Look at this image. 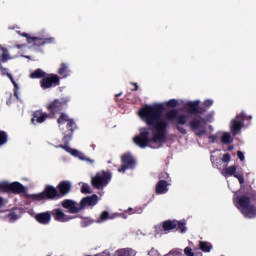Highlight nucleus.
Masks as SVG:
<instances>
[{
  "label": "nucleus",
  "mask_w": 256,
  "mask_h": 256,
  "mask_svg": "<svg viewBox=\"0 0 256 256\" xmlns=\"http://www.w3.org/2000/svg\"><path fill=\"white\" fill-rule=\"evenodd\" d=\"M236 203L237 209L246 217L247 219H255L256 217V207L251 204V197L249 195L244 194L237 196L234 200Z\"/></svg>",
  "instance_id": "4"
},
{
  "label": "nucleus",
  "mask_w": 256,
  "mask_h": 256,
  "mask_svg": "<svg viewBox=\"0 0 256 256\" xmlns=\"http://www.w3.org/2000/svg\"><path fill=\"white\" fill-rule=\"evenodd\" d=\"M199 100L196 101H189L185 104V109L189 115H203V113L207 112V109L205 107L199 106Z\"/></svg>",
  "instance_id": "16"
},
{
  "label": "nucleus",
  "mask_w": 256,
  "mask_h": 256,
  "mask_svg": "<svg viewBox=\"0 0 256 256\" xmlns=\"http://www.w3.org/2000/svg\"><path fill=\"white\" fill-rule=\"evenodd\" d=\"M234 147L233 146H229L228 147V151H233Z\"/></svg>",
  "instance_id": "49"
},
{
  "label": "nucleus",
  "mask_w": 256,
  "mask_h": 256,
  "mask_svg": "<svg viewBox=\"0 0 256 256\" xmlns=\"http://www.w3.org/2000/svg\"><path fill=\"white\" fill-rule=\"evenodd\" d=\"M184 254L186 256H195V253L193 252V249H191V247H186L184 249Z\"/></svg>",
  "instance_id": "37"
},
{
  "label": "nucleus",
  "mask_w": 256,
  "mask_h": 256,
  "mask_svg": "<svg viewBox=\"0 0 256 256\" xmlns=\"http://www.w3.org/2000/svg\"><path fill=\"white\" fill-rule=\"evenodd\" d=\"M97 203H99V196H97V194H93L82 198L79 205L71 199H65L62 201V207L63 209H68V213L76 214L83 211L85 207H95Z\"/></svg>",
  "instance_id": "2"
},
{
  "label": "nucleus",
  "mask_w": 256,
  "mask_h": 256,
  "mask_svg": "<svg viewBox=\"0 0 256 256\" xmlns=\"http://www.w3.org/2000/svg\"><path fill=\"white\" fill-rule=\"evenodd\" d=\"M221 142L224 144V145H229L231 143H233V138L231 137V134L225 132L222 137H221Z\"/></svg>",
  "instance_id": "30"
},
{
  "label": "nucleus",
  "mask_w": 256,
  "mask_h": 256,
  "mask_svg": "<svg viewBox=\"0 0 256 256\" xmlns=\"http://www.w3.org/2000/svg\"><path fill=\"white\" fill-rule=\"evenodd\" d=\"M187 224L183 221H177V227L176 229H179L180 233H186L187 232Z\"/></svg>",
  "instance_id": "32"
},
{
  "label": "nucleus",
  "mask_w": 256,
  "mask_h": 256,
  "mask_svg": "<svg viewBox=\"0 0 256 256\" xmlns=\"http://www.w3.org/2000/svg\"><path fill=\"white\" fill-rule=\"evenodd\" d=\"M132 85H134V89H132V91H139V85H137V83L132 82Z\"/></svg>",
  "instance_id": "46"
},
{
  "label": "nucleus",
  "mask_w": 256,
  "mask_h": 256,
  "mask_svg": "<svg viewBox=\"0 0 256 256\" xmlns=\"http://www.w3.org/2000/svg\"><path fill=\"white\" fill-rule=\"evenodd\" d=\"M229 161H231V154L230 153L224 154L223 157H222V162L223 163H229Z\"/></svg>",
  "instance_id": "38"
},
{
  "label": "nucleus",
  "mask_w": 256,
  "mask_h": 256,
  "mask_svg": "<svg viewBox=\"0 0 256 256\" xmlns=\"http://www.w3.org/2000/svg\"><path fill=\"white\" fill-rule=\"evenodd\" d=\"M1 207H3V198L2 197H0V209H1Z\"/></svg>",
  "instance_id": "47"
},
{
  "label": "nucleus",
  "mask_w": 256,
  "mask_h": 256,
  "mask_svg": "<svg viewBox=\"0 0 256 256\" xmlns=\"http://www.w3.org/2000/svg\"><path fill=\"white\" fill-rule=\"evenodd\" d=\"M81 227L85 228V227H89V225H93V221L89 218H85L81 221L80 223Z\"/></svg>",
  "instance_id": "35"
},
{
  "label": "nucleus",
  "mask_w": 256,
  "mask_h": 256,
  "mask_svg": "<svg viewBox=\"0 0 256 256\" xmlns=\"http://www.w3.org/2000/svg\"><path fill=\"white\" fill-rule=\"evenodd\" d=\"M8 219L10 221H17V219H19V216H17V213L12 212V213L8 214Z\"/></svg>",
  "instance_id": "39"
},
{
  "label": "nucleus",
  "mask_w": 256,
  "mask_h": 256,
  "mask_svg": "<svg viewBox=\"0 0 256 256\" xmlns=\"http://www.w3.org/2000/svg\"><path fill=\"white\" fill-rule=\"evenodd\" d=\"M56 189L58 191L59 199H63V197H67V195L71 193V189H72L71 182L67 180H63L57 185Z\"/></svg>",
  "instance_id": "19"
},
{
  "label": "nucleus",
  "mask_w": 256,
  "mask_h": 256,
  "mask_svg": "<svg viewBox=\"0 0 256 256\" xmlns=\"http://www.w3.org/2000/svg\"><path fill=\"white\" fill-rule=\"evenodd\" d=\"M51 117L49 114L43 112V110H36L32 114L31 123L32 125H38L41 123H45L47 119Z\"/></svg>",
  "instance_id": "20"
},
{
  "label": "nucleus",
  "mask_w": 256,
  "mask_h": 256,
  "mask_svg": "<svg viewBox=\"0 0 256 256\" xmlns=\"http://www.w3.org/2000/svg\"><path fill=\"white\" fill-rule=\"evenodd\" d=\"M237 157H238V159H240V161H245V154H243V152L242 151H238L237 152Z\"/></svg>",
  "instance_id": "42"
},
{
  "label": "nucleus",
  "mask_w": 256,
  "mask_h": 256,
  "mask_svg": "<svg viewBox=\"0 0 256 256\" xmlns=\"http://www.w3.org/2000/svg\"><path fill=\"white\" fill-rule=\"evenodd\" d=\"M209 139L211 140V143H215L217 141V136L215 135H210Z\"/></svg>",
  "instance_id": "44"
},
{
  "label": "nucleus",
  "mask_w": 256,
  "mask_h": 256,
  "mask_svg": "<svg viewBox=\"0 0 256 256\" xmlns=\"http://www.w3.org/2000/svg\"><path fill=\"white\" fill-rule=\"evenodd\" d=\"M162 228L164 231L169 233L170 231H173V229H177V220H166L162 224Z\"/></svg>",
  "instance_id": "24"
},
{
  "label": "nucleus",
  "mask_w": 256,
  "mask_h": 256,
  "mask_svg": "<svg viewBox=\"0 0 256 256\" xmlns=\"http://www.w3.org/2000/svg\"><path fill=\"white\" fill-rule=\"evenodd\" d=\"M0 71L2 73V75H6V77H8V79H10L11 83L14 86V97H16V99H19V85L17 84V82H15V79H13V75H11L9 72H7V68L3 67V65L0 62Z\"/></svg>",
  "instance_id": "22"
},
{
  "label": "nucleus",
  "mask_w": 256,
  "mask_h": 256,
  "mask_svg": "<svg viewBox=\"0 0 256 256\" xmlns=\"http://www.w3.org/2000/svg\"><path fill=\"white\" fill-rule=\"evenodd\" d=\"M0 51H2L1 62L2 63H7L9 61V59H11V56L9 55V52L7 51V49L1 48V47H0Z\"/></svg>",
  "instance_id": "31"
},
{
  "label": "nucleus",
  "mask_w": 256,
  "mask_h": 256,
  "mask_svg": "<svg viewBox=\"0 0 256 256\" xmlns=\"http://www.w3.org/2000/svg\"><path fill=\"white\" fill-rule=\"evenodd\" d=\"M244 122H245V114L243 112L236 115L235 119L231 121L230 130L234 137L241 131V129H243Z\"/></svg>",
  "instance_id": "15"
},
{
  "label": "nucleus",
  "mask_w": 256,
  "mask_h": 256,
  "mask_svg": "<svg viewBox=\"0 0 256 256\" xmlns=\"http://www.w3.org/2000/svg\"><path fill=\"white\" fill-rule=\"evenodd\" d=\"M170 255L183 256V250H172V251H170Z\"/></svg>",
  "instance_id": "40"
},
{
  "label": "nucleus",
  "mask_w": 256,
  "mask_h": 256,
  "mask_svg": "<svg viewBox=\"0 0 256 256\" xmlns=\"http://www.w3.org/2000/svg\"><path fill=\"white\" fill-rule=\"evenodd\" d=\"M122 95H123V93L120 92V93L116 94L115 97H121Z\"/></svg>",
  "instance_id": "48"
},
{
  "label": "nucleus",
  "mask_w": 256,
  "mask_h": 256,
  "mask_svg": "<svg viewBox=\"0 0 256 256\" xmlns=\"http://www.w3.org/2000/svg\"><path fill=\"white\" fill-rule=\"evenodd\" d=\"M22 37H26L28 43H32L35 47H43V45H51V43H55V38H39V37H31L29 34L24 33Z\"/></svg>",
  "instance_id": "12"
},
{
  "label": "nucleus",
  "mask_w": 256,
  "mask_h": 256,
  "mask_svg": "<svg viewBox=\"0 0 256 256\" xmlns=\"http://www.w3.org/2000/svg\"><path fill=\"white\" fill-rule=\"evenodd\" d=\"M7 141H9V135L7 132L0 130V147H3V145L7 144Z\"/></svg>",
  "instance_id": "29"
},
{
  "label": "nucleus",
  "mask_w": 256,
  "mask_h": 256,
  "mask_svg": "<svg viewBox=\"0 0 256 256\" xmlns=\"http://www.w3.org/2000/svg\"><path fill=\"white\" fill-rule=\"evenodd\" d=\"M58 74L61 75V77H69V66L65 63H61Z\"/></svg>",
  "instance_id": "27"
},
{
  "label": "nucleus",
  "mask_w": 256,
  "mask_h": 256,
  "mask_svg": "<svg viewBox=\"0 0 256 256\" xmlns=\"http://www.w3.org/2000/svg\"><path fill=\"white\" fill-rule=\"evenodd\" d=\"M59 147L60 149H64V151H66L67 153H71L73 157H79V159H82V160L85 159V154L69 147V143H64V145H59Z\"/></svg>",
  "instance_id": "23"
},
{
  "label": "nucleus",
  "mask_w": 256,
  "mask_h": 256,
  "mask_svg": "<svg viewBox=\"0 0 256 256\" xmlns=\"http://www.w3.org/2000/svg\"><path fill=\"white\" fill-rule=\"evenodd\" d=\"M58 85H61V78L57 74H46L40 80L41 89H51V87H58Z\"/></svg>",
  "instance_id": "11"
},
{
  "label": "nucleus",
  "mask_w": 256,
  "mask_h": 256,
  "mask_svg": "<svg viewBox=\"0 0 256 256\" xmlns=\"http://www.w3.org/2000/svg\"><path fill=\"white\" fill-rule=\"evenodd\" d=\"M204 107H211L213 105V100H205L203 102Z\"/></svg>",
  "instance_id": "43"
},
{
  "label": "nucleus",
  "mask_w": 256,
  "mask_h": 256,
  "mask_svg": "<svg viewBox=\"0 0 256 256\" xmlns=\"http://www.w3.org/2000/svg\"><path fill=\"white\" fill-rule=\"evenodd\" d=\"M46 75L47 72L41 70V68H38L34 72L30 73V79H43Z\"/></svg>",
  "instance_id": "25"
},
{
  "label": "nucleus",
  "mask_w": 256,
  "mask_h": 256,
  "mask_svg": "<svg viewBox=\"0 0 256 256\" xmlns=\"http://www.w3.org/2000/svg\"><path fill=\"white\" fill-rule=\"evenodd\" d=\"M57 123L64 136L63 142L69 143L73 137V133H75V129H77L75 120H73V118H69V115L66 113H60V116L57 119Z\"/></svg>",
  "instance_id": "3"
},
{
  "label": "nucleus",
  "mask_w": 256,
  "mask_h": 256,
  "mask_svg": "<svg viewBox=\"0 0 256 256\" xmlns=\"http://www.w3.org/2000/svg\"><path fill=\"white\" fill-rule=\"evenodd\" d=\"M165 106L163 104L146 105L138 111L139 117L147 127L139 129V134L133 138V142L140 149L149 147V143H165L167 141V129L169 123L162 120Z\"/></svg>",
  "instance_id": "1"
},
{
  "label": "nucleus",
  "mask_w": 256,
  "mask_h": 256,
  "mask_svg": "<svg viewBox=\"0 0 256 256\" xmlns=\"http://www.w3.org/2000/svg\"><path fill=\"white\" fill-rule=\"evenodd\" d=\"M160 177L165 180L158 181V183L156 184V187H155V191H156L157 195H165V193H167V191H169L168 187H169V185H171V177H169L168 173H164Z\"/></svg>",
  "instance_id": "13"
},
{
  "label": "nucleus",
  "mask_w": 256,
  "mask_h": 256,
  "mask_svg": "<svg viewBox=\"0 0 256 256\" xmlns=\"http://www.w3.org/2000/svg\"><path fill=\"white\" fill-rule=\"evenodd\" d=\"M81 193L85 195L91 194V187H89V184H83L81 187Z\"/></svg>",
  "instance_id": "34"
},
{
  "label": "nucleus",
  "mask_w": 256,
  "mask_h": 256,
  "mask_svg": "<svg viewBox=\"0 0 256 256\" xmlns=\"http://www.w3.org/2000/svg\"><path fill=\"white\" fill-rule=\"evenodd\" d=\"M51 216L58 221V223H67L71 221V219H75V216H69L63 212L61 208H55L50 211Z\"/></svg>",
  "instance_id": "17"
},
{
  "label": "nucleus",
  "mask_w": 256,
  "mask_h": 256,
  "mask_svg": "<svg viewBox=\"0 0 256 256\" xmlns=\"http://www.w3.org/2000/svg\"><path fill=\"white\" fill-rule=\"evenodd\" d=\"M189 116L185 115V114H179V111H177L176 109H172L169 110L166 115H165V119L166 121H175L176 122V129L177 131H179V133H181V135H187V130L183 127H181V125H186L187 124V119Z\"/></svg>",
  "instance_id": "6"
},
{
  "label": "nucleus",
  "mask_w": 256,
  "mask_h": 256,
  "mask_svg": "<svg viewBox=\"0 0 256 256\" xmlns=\"http://www.w3.org/2000/svg\"><path fill=\"white\" fill-rule=\"evenodd\" d=\"M29 199L32 201H55L59 198V191L57 187L46 185L44 190L38 194H30Z\"/></svg>",
  "instance_id": "5"
},
{
  "label": "nucleus",
  "mask_w": 256,
  "mask_h": 256,
  "mask_svg": "<svg viewBox=\"0 0 256 256\" xmlns=\"http://www.w3.org/2000/svg\"><path fill=\"white\" fill-rule=\"evenodd\" d=\"M125 213H128L129 215L135 214V210L133 208H128Z\"/></svg>",
  "instance_id": "45"
},
{
  "label": "nucleus",
  "mask_w": 256,
  "mask_h": 256,
  "mask_svg": "<svg viewBox=\"0 0 256 256\" xmlns=\"http://www.w3.org/2000/svg\"><path fill=\"white\" fill-rule=\"evenodd\" d=\"M117 256H135L133 249H121L117 251Z\"/></svg>",
  "instance_id": "28"
},
{
  "label": "nucleus",
  "mask_w": 256,
  "mask_h": 256,
  "mask_svg": "<svg viewBox=\"0 0 256 256\" xmlns=\"http://www.w3.org/2000/svg\"><path fill=\"white\" fill-rule=\"evenodd\" d=\"M223 175L225 177H235V179H238L240 185L245 184V176L243 174H237V166L235 165L224 168Z\"/></svg>",
  "instance_id": "18"
},
{
  "label": "nucleus",
  "mask_w": 256,
  "mask_h": 256,
  "mask_svg": "<svg viewBox=\"0 0 256 256\" xmlns=\"http://www.w3.org/2000/svg\"><path fill=\"white\" fill-rule=\"evenodd\" d=\"M178 104L179 102L177 101V99H171L167 102V107H177Z\"/></svg>",
  "instance_id": "36"
},
{
  "label": "nucleus",
  "mask_w": 256,
  "mask_h": 256,
  "mask_svg": "<svg viewBox=\"0 0 256 256\" xmlns=\"http://www.w3.org/2000/svg\"><path fill=\"white\" fill-rule=\"evenodd\" d=\"M199 249L203 251V253H211V249H213V245L207 241L199 242Z\"/></svg>",
  "instance_id": "26"
},
{
  "label": "nucleus",
  "mask_w": 256,
  "mask_h": 256,
  "mask_svg": "<svg viewBox=\"0 0 256 256\" xmlns=\"http://www.w3.org/2000/svg\"><path fill=\"white\" fill-rule=\"evenodd\" d=\"M207 124V120H205V118L201 117V116H196L194 119H192L189 122V127L192 131H197L196 136L197 137H201L203 135H205V133H207V130H205V128L203 127V125Z\"/></svg>",
  "instance_id": "10"
},
{
  "label": "nucleus",
  "mask_w": 256,
  "mask_h": 256,
  "mask_svg": "<svg viewBox=\"0 0 256 256\" xmlns=\"http://www.w3.org/2000/svg\"><path fill=\"white\" fill-rule=\"evenodd\" d=\"M0 189L4 191V193H13L14 195H21V193H25L26 189L21 182H12L9 183L7 181L0 183Z\"/></svg>",
  "instance_id": "9"
},
{
  "label": "nucleus",
  "mask_w": 256,
  "mask_h": 256,
  "mask_svg": "<svg viewBox=\"0 0 256 256\" xmlns=\"http://www.w3.org/2000/svg\"><path fill=\"white\" fill-rule=\"evenodd\" d=\"M34 219L40 225H49L51 223V211L38 213L34 216Z\"/></svg>",
  "instance_id": "21"
},
{
  "label": "nucleus",
  "mask_w": 256,
  "mask_h": 256,
  "mask_svg": "<svg viewBox=\"0 0 256 256\" xmlns=\"http://www.w3.org/2000/svg\"><path fill=\"white\" fill-rule=\"evenodd\" d=\"M107 219H111V216L109 215L108 211H103L100 214V217L98 219V223H103V221H107Z\"/></svg>",
  "instance_id": "33"
},
{
  "label": "nucleus",
  "mask_w": 256,
  "mask_h": 256,
  "mask_svg": "<svg viewBox=\"0 0 256 256\" xmlns=\"http://www.w3.org/2000/svg\"><path fill=\"white\" fill-rule=\"evenodd\" d=\"M122 165L118 169L119 173H125L127 169H135L136 161L133 155L126 153L121 156Z\"/></svg>",
  "instance_id": "14"
},
{
  "label": "nucleus",
  "mask_w": 256,
  "mask_h": 256,
  "mask_svg": "<svg viewBox=\"0 0 256 256\" xmlns=\"http://www.w3.org/2000/svg\"><path fill=\"white\" fill-rule=\"evenodd\" d=\"M71 101L70 97H62L54 99L46 105V109L49 112L50 117H56L63 109H67Z\"/></svg>",
  "instance_id": "7"
},
{
  "label": "nucleus",
  "mask_w": 256,
  "mask_h": 256,
  "mask_svg": "<svg viewBox=\"0 0 256 256\" xmlns=\"http://www.w3.org/2000/svg\"><path fill=\"white\" fill-rule=\"evenodd\" d=\"M149 256H159V251L155 250V248H152L149 252H148Z\"/></svg>",
  "instance_id": "41"
},
{
  "label": "nucleus",
  "mask_w": 256,
  "mask_h": 256,
  "mask_svg": "<svg viewBox=\"0 0 256 256\" xmlns=\"http://www.w3.org/2000/svg\"><path fill=\"white\" fill-rule=\"evenodd\" d=\"M113 174H111L110 170H102L96 173L94 177L91 179V185L93 189H103V187H107L111 182Z\"/></svg>",
  "instance_id": "8"
}]
</instances>
